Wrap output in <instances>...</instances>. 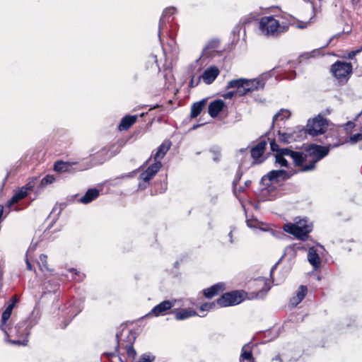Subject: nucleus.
Listing matches in <instances>:
<instances>
[{"mask_svg":"<svg viewBox=\"0 0 362 362\" xmlns=\"http://www.w3.org/2000/svg\"><path fill=\"white\" fill-rule=\"evenodd\" d=\"M100 155L101 156H105V158L98 160V162H97L98 163H104L107 159L112 157L115 154L112 153H109V151L108 150H107L106 148H103V149L101 150L100 152L98 153V156H100Z\"/></svg>","mask_w":362,"mask_h":362,"instance_id":"34","label":"nucleus"},{"mask_svg":"<svg viewBox=\"0 0 362 362\" xmlns=\"http://www.w3.org/2000/svg\"><path fill=\"white\" fill-rule=\"evenodd\" d=\"M54 177L52 175H47L42 180V185L51 184L54 181Z\"/></svg>","mask_w":362,"mask_h":362,"instance_id":"41","label":"nucleus"},{"mask_svg":"<svg viewBox=\"0 0 362 362\" xmlns=\"http://www.w3.org/2000/svg\"><path fill=\"white\" fill-rule=\"evenodd\" d=\"M219 74L220 71L217 66H211L204 70L203 74L199 76L206 84H211L215 81Z\"/></svg>","mask_w":362,"mask_h":362,"instance_id":"15","label":"nucleus"},{"mask_svg":"<svg viewBox=\"0 0 362 362\" xmlns=\"http://www.w3.org/2000/svg\"><path fill=\"white\" fill-rule=\"evenodd\" d=\"M328 124L326 119L321 115L309 119L306 126V132L313 136L322 134L327 128Z\"/></svg>","mask_w":362,"mask_h":362,"instance_id":"6","label":"nucleus"},{"mask_svg":"<svg viewBox=\"0 0 362 362\" xmlns=\"http://www.w3.org/2000/svg\"><path fill=\"white\" fill-rule=\"evenodd\" d=\"M238 191H239L240 192H243V191H244V187H240L238 189Z\"/></svg>","mask_w":362,"mask_h":362,"instance_id":"53","label":"nucleus"},{"mask_svg":"<svg viewBox=\"0 0 362 362\" xmlns=\"http://www.w3.org/2000/svg\"><path fill=\"white\" fill-rule=\"evenodd\" d=\"M250 184H251V181H250V180H247V181H246V182H245V185L246 186H249Z\"/></svg>","mask_w":362,"mask_h":362,"instance_id":"52","label":"nucleus"},{"mask_svg":"<svg viewBox=\"0 0 362 362\" xmlns=\"http://www.w3.org/2000/svg\"><path fill=\"white\" fill-rule=\"evenodd\" d=\"M215 306L214 303H206L201 305L200 310L202 311H209Z\"/></svg>","mask_w":362,"mask_h":362,"instance_id":"39","label":"nucleus"},{"mask_svg":"<svg viewBox=\"0 0 362 362\" xmlns=\"http://www.w3.org/2000/svg\"><path fill=\"white\" fill-rule=\"evenodd\" d=\"M137 119L136 115H127L124 117L119 124V129L120 131L127 130L132 125H133Z\"/></svg>","mask_w":362,"mask_h":362,"instance_id":"25","label":"nucleus"},{"mask_svg":"<svg viewBox=\"0 0 362 362\" xmlns=\"http://www.w3.org/2000/svg\"><path fill=\"white\" fill-rule=\"evenodd\" d=\"M270 146L272 151L276 152L274 155L275 165L280 167H288V160L286 157L291 158L296 165L301 168L304 160L307 159L306 155L302 152L293 151L288 148H279L275 140L271 141Z\"/></svg>","mask_w":362,"mask_h":362,"instance_id":"2","label":"nucleus"},{"mask_svg":"<svg viewBox=\"0 0 362 362\" xmlns=\"http://www.w3.org/2000/svg\"><path fill=\"white\" fill-rule=\"evenodd\" d=\"M26 264H27L28 269L32 270V265L28 259L26 260Z\"/></svg>","mask_w":362,"mask_h":362,"instance_id":"48","label":"nucleus"},{"mask_svg":"<svg viewBox=\"0 0 362 362\" xmlns=\"http://www.w3.org/2000/svg\"><path fill=\"white\" fill-rule=\"evenodd\" d=\"M291 112L287 109H281L273 117V121L272 124V128L274 129L277 124L279 121H284V119H287L290 117Z\"/></svg>","mask_w":362,"mask_h":362,"instance_id":"24","label":"nucleus"},{"mask_svg":"<svg viewBox=\"0 0 362 362\" xmlns=\"http://www.w3.org/2000/svg\"><path fill=\"white\" fill-rule=\"evenodd\" d=\"M33 186L30 183H28L25 186L21 187L18 192L12 197V198L8 201V205L9 207H11L13 204L17 203L20 200L23 199L28 195V190H31Z\"/></svg>","mask_w":362,"mask_h":362,"instance_id":"18","label":"nucleus"},{"mask_svg":"<svg viewBox=\"0 0 362 362\" xmlns=\"http://www.w3.org/2000/svg\"><path fill=\"white\" fill-rule=\"evenodd\" d=\"M93 166V165H88L87 167L82 168L78 167L77 163L64 162L62 160H58L54 163V169L58 173H73L75 171H81L86 170Z\"/></svg>","mask_w":362,"mask_h":362,"instance_id":"9","label":"nucleus"},{"mask_svg":"<svg viewBox=\"0 0 362 362\" xmlns=\"http://www.w3.org/2000/svg\"><path fill=\"white\" fill-rule=\"evenodd\" d=\"M233 231L232 230V231H230V232L229 233V234H228V235H229V237H230V242H231V243L233 242V240H232V234H233Z\"/></svg>","mask_w":362,"mask_h":362,"instance_id":"51","label":"nucleus"},{"mask_svg":"<svg viewBox=\"0 0 362 362\" xmlns=\"http://www.w3.org/2000/svg\"><path fill=\"white\" fill-rule=\"evenodd\" d=\"M236 182H237V181H236V180H234V181H233V185L234 190H235V185H236Z\"/></svg>","mask_w":362,"mask_h":362,"instance_id":"54","label":"nucleus"},{"mask_svg":"<svg viewBox=\"0 0 362 362\" xmlns=\"http://www.w3.org/2000/svg\"><path fill=\"white\" fill-rule=\"evenodd\" d=\"M176 12V8L175 7H169L164 10L163 15L160 19L159 22V32L158 35L160 36L161 30H163L164 26L165 25V21L168 20V18L173 16Z\"/></svg>","mask_w":362,"mask_h":362,"instance_id":"27","label":"nucleus"},{"mask_svg":"<svg viewBox=\"0 0 362 362\" xmlns=\"http://www.w3.org/2000/svg\"><path fill=\"white\" fill-rule=\"evenodd\" d=\"M99 196V191L96 189H88L85 195H83L81 199L80 202L83 204H88L91 202L93 200L96 199Z\"/></svg>","mask_w":362,"mask_h":362,"instance_id":"28","label":"nucleus"},{"mask_svg":"<svg viewBox=\"0 0 362 362\" xmlns=\"http://www.w3.org/2000/svg\"><path fill=\"white\" fill-rule=\"evenodd\" d=\"M262 231H268L272 235L278 238L287 237L286 233L293 235L298 240L305 241L309 238V233L311 232L308 228H282V231H276L272 228H259Z\"/></svg>","mask_w":362,"mask_h":362,"instance_id":"5","label":"nucleus"},{"mask_svg":"<svg viewBox=\"0 0 362 362\" xmlns=\"http://www.w3.org/2000/svg\"><path fill=\"white\" fill-rule=\"evenodd\" d=\"M127 354L129 357L132 358L133 359H134L136 356V351L131 345L127 346Z\"/></svg>","mask_w":362,"mask_h":362,"instance_id":"38","label":"nucleus"},{"mask_svg":"<svg viewBox=\"0 0 362 362\" xmlns=\"http://www.w3.org/2000/svg\"><path fill=\"white\" fill-rule=\"evenodd\" d=\"M225 289L224 284L223 283H218L213 285L210 288L204 290V295L207 298H211L214 296L218 295L219 293Z\"/></svg>","mask_w":362,"mask_h":362,"instance_id":"22","label":"nucleus"},{"mask_svg":"<svg viewBox=\"0 0 362 362\" xmlns=\"http://www.w3.org/2000/svg\"><path fill=\"white\" fill-rule=\"evenodd\" d=\"M206 103V100H202L194 103L191 108V117L193 118L197 117L204 109Z\"/></svg>","mask_w":362,"mask_h":362,"instance_id":"31","label":"nucleus"},{"mask_svg":"<svg viewBox=\"0 0 362 362\" xmlns=\"http://www.w3.org/2000/svg\"><path fill=\"white\" fill-rule=\"evenodd\" d=\"M47 256L46 255L42 254L40 256V267L41 268V270H43L44 269H47Z\"/></svg>","mask_w":362,"mask_h":362,"instance_id":"35","label":"nucleus"},{"mask_svg":"<svg viewBox=\"0 0 362 362\" xmlns=\"http://www.w3.org/2000/svg\"><path fill=\"white\" fill-rule=\"evenodd\" d=\"M161 167V162H155L148 166L145 171L141 173L139 179L144 182V185L142 186V184L140 183L139 187L146 188L148 185V182L156 175Z\"/></svg>","mask_w":362,"mask_h":362,"instance_id":"11","label":"nucleus"},{"mask_svg":"<svg viewBox=\"0 0 362 362\" xmlns=\"http://www.w3.org/2000/svg\"><path fill=\"white\" fill-rule=\"evenodd\" d=\"M240 361V362H255L250 344H245L243 346Z\"/></svg>","mask_w":362,"mask_h":362,"instance_id":"23","label":"nucleus"},{"mask_svg":"<svg viewBox=\"0 0 362 362\" xmlns=\"http://www.w3.org/2000/svg\"><path fill=\"white\" fill-rule=\"evenodd\" d=\"M331 71L338 80L346 81L352 71V66L351 63L337 61L332 66Z\"/></svg>","mask_w":362,"mask_h":362,"instance_id":"8","label":"nucleus"},{"mask_svg":"<svg viewBox=\"0 0 362 362\" xmlns=\"http://www.w3.org/2000/svg\"><path fill=\"white\" fill-rule=\"evenodd\" d=\"M292 176V173H288L284 170H274L269 172L267 175L262 178V182L267 180L272 183H277L281 181H284L289 179Z\"/></svg>","mask_w":362,"mask_h":362,"instance_id":"10","label":"nucleus"},{"mask_svg":"<svg viewBox=\"0 0 362 362\" xmlns=\"http://www.w3.org/2000/svg\"><path fill=\"white\" fill-rule=\"evenodd\" d=\"M337 146L338 145H329V146H322L315 144L310 145L306 148V153H303L307 156V159L304 160V162L308 161L309 163L304 164L303 163L300 171L306 172L313 170L315 167L316 163L328 154L329 148Z\"/></svg>","mask_w":362,"mask_h":362,"instance_id":"3","label":"nucleus"},{"mask_svg":"<svg viewBox=\"0 0 362 362\" xmlns=\"http://www.w3.org/2000/svg\"><path fill=\"white\" fill-rule=\"evenodd\" d=\"M312 222H310L309 219L306 217H296L294 219V223H288L284 224V226H311Z\"/></svg>","mask_w":362,"mask_h":362,"instance_id":"30","label":"nucleus"},{"mask_svg":"<svg viewBox=\"0 0 362 362\" xmlns=\"http://www.w3.org/2000/svg\"><path fill=\"white\" fill-rule=\"evenodd\" d=\"M155 359L153 356L148 354H143L140 358L136 362H153Z\"/></svg>","mask_w":362,"mask_h":362,"instance_id":"36","label":"nucleus"},{"mask_svg":"<svg viewBox=\"0 0 362 362\" xmlns=\"http://www.w3.org/2000/svg\"><path fill=\"white\" fill-rule=\"evenodd\" d=\"M285 254L279 259V260L272 267L271 269V272H270V274H271V276H272V274L274 272V271L276 269L277 265L279 264V262L281 261V259H283V257H284Z\"/></svg>","mask_w":362,"mask_h":362,"instance_id":"47","label":"nucleus"},{"mask_svg":"<svg viewBox=\"0 0 362 362\" xmlns=\"http://www.w3.org/2000/svg\"><path fill=\"white\" fill-rule=\"evenodd\" d=\"M247 86L246 78H240L228 81L227 88L235 89L237 95L243 96L249 93L250 88Z\"/></svg>","mask_w":362,"mask_h":362,"instance_id":"12","label":"nucleus"},{"mask_svg":"<svg viewBox=\"0 0 362 362\" xmlns=\"http://www.w3.org/2000/svg\"><path fill=\"white\" fill-rule=\"evenodd\" d=\"M276 139L284 144H288L296 140L293 134L281 132L280 130L277 131V136L274 140Z\"/></svg>","mask_w":362,"mask_h":362,"instance_id":"29","label":"nucleus"},{"mask_svg":"<svg viewBox=\"0 0 362 362\" xmlns=\"http://www.w3.org/2000/svg\"><path fill=\"white\" fill-rule=\"evenodd\" d=\"M270 76L269 73H265L256 78L246 79V84L248 85L247 88H250L249 93L264 88L266 81Z\"/></svg>","mask_w":362,"mask_h":362,"instance_id":"13","label":"nucleus"},{"mask_svg":"<svg viewBox=\"0 0 362 362\" xmlns=\"http://www.w3.org/2000/svg\"><path fill=\"white\" fill-rule=\"evenodd\" d=\"M243 300V293L238 291L226 293L217 299L216 303L221 307H227L240 303Z\"/></svg>","mask_w":362,"mask_h":362,"instance_id":"7","label":"nucleus"},{"mask_svg":"<svg viewBox=\"0 0 362 362\" xmlns=\"http://www.w3.org/2000/svg\"><path fill=\"white\" fill-rule=\"evenodd\" d=\"M175 300H164L154 306L149 313L148 315L158 317L160 315H167L168 311L175 305Z\"/></svg>","mask_w":362,"mask_h":362,"instance_id":"14","label":"nucleus"},{"mask_svg":"<svg viewBox=\"0 0 362 362\" xmlns=\"http://www.w3.org/2000/svg\"><path fill=\"white\" fill-rule=\"evenodd\" d=\"M354 124L352 122H348L344 124V128L346 131L351 130L354 127Z\"/></svg>","mask_w":362,"mask_h":362,"instance_id":"46","label":"nucleus"},{"mask_svg":"<svg viewBox=\"0 0 362 362\" xmlns=\"http://www.w3.org/2000/svg\"><path fill=\"white\" fill-rule=\"evenodd\" d=\"M33 186L30 183H28L25 186L21 187L18 192L12 197V198L8 201V205L9 207H11L13 204L17 203L20 200L23 199L28 195V190H31Z\"/></svg>","mask_w":362,"mask_h":362,"instance_id":"17","label":"nucleus"},{"mask_svg":"<svg viewBox=\"0 0 362 362\" xmlns=\"http://www.w3.org/2000/svg\"><path fill=\"white\" fill-rule=\"evenodd\" d=\"M295 75H296V74H295L294 73H293V74H292V76H288V79H291H291H293V78H295Z\"/></svg>","mask_w":362,"mask_h":362,"instance_id":"50","label":"nucleus"},{"mask_svg":"<svg viewBox=\"0 0 362 362\" xmlns=\"http://www.w3.org/2000/svg\"><path fill=\"white\" fill-rule=\"evenodd\" d=\"M361 52H362V47L360 49L349 52L346 58L352 59L357 54L360 53Z\"/></svg>","mask_w":362,"mask_h":362,"instance_id":"42","label":"nucleus"},{"mask_svg":"<svg viewBox=\"0 0 362 362\" xmlns=\"http://www.w3.org/2000/svg\"><path fill=\"white\" fill-rule=\"evenodd\" d=\"M18 302V299L16 296H13L12 297V298L11 299V303L10 304L7 306V308H6V310H8L9 312L12 313V310L13 309V308L15 307L16 303Z\"/></svg>","mask_w":362,"mask_h":362,"instance_id":"40","label":"nucleus"},{"mask_svg":"<svg viewBox=\"0 0 362 362\" xmlns=\"http://www.w3.org/2000/svg\"><path fill=\"white\" fill-rule=\"evenodd\" d=\"M308 259L314 269H317L320 266V258L315 247H310L308 252Z\"/></svg>","mask_w":362,"mask_h":362,"instance_id":"20","label":"nucleus"},{"mask_svg":"<svg viewBox=\"0 0 362 362\" xmlns=\"http://www.w3.org/2000/svg\"><path fill=\"white\" fill-rule=\"evenodd\" d=\"M171 146L170 141H164L158 148L156 153L154 155L155 162H160V160L165 156Z\"/></svg>","mask_w":362,"mask_h":362,"instance_id":"21","label":"nucleus"},{"mask_svg":"<svg viewBox=\"0 0 362 362\" xmlns=\"http://www.w3.org/2000/svg\"><path fill=\"white\" fill-rule=\"evenodd\" d=\"M11 315V313L6 310H5L2 313L0 327L3 332H6V327H8L6 322L10 318Z\"/></svg>","mask_w":362,"mask_h":362,"instance_id":"33","label":"nucleus"},{"mask_svg":"<svg viewBox=\"0 0 362 362\" xmlns=\"http://www.w3.org/2000/svg\"><path fill=\"white\" fill-rule=\"evenodd\" d=\"M308 292L306 286L301 285L297 292L296 295L291 299V304L293 306L298 305L305 298Z\"/></svg>","mask_w":362,"mask_h":362,"instance_id":"26","label":"nucleus"},{"mask_svg":"<svg viewBox=\"0 0 362 362\" xmlns=\"http://www.w3.org/2000/svg\"><path fill=\"white\" fill-rule=\"evenodd\" d=\"M357 117H358V119L362 121V111L358 115Z\"/></svg>","mask_w":362,"mask_h":362,"instance_id":"49","label":"nucleus"},{"mask_svg":"<svg viewBox=\"0 0 362 362\" xmlns=\"http://www.w3.org/2000/svg\"><path fill=\"white\" fill-rule=\"evenodd\" d=\"M267 146V141L264 140L260 141L257 145L253 146L251 149V156L255 160L256 163H259L263 160H259L264 153L265 147Z\"/></svg>","mask_w":362,"mask_h":362,"instance_id":"16","label":"nucleus"},{"mask_svg":"<svg viewBox=\"0 0 362 362\" xmlns=\"http://www.w3.org/2000/svg\"><path fill=\"white\" fill-rule=\"evenodd\" d=\"M362 141V134L361 133L355 134L351 136L349 138V141L351 144H356L358 141Z\"/></svg>","mask_w":362,"mask_h":362,"instance_id":"37","label":"nucleus"},{"mask_svg":"<svg viewBox=\"0 0 362 362\" xmlns=\"http://www.w3.org/2000/svg\"><path fill=\"white\" fill-rule=\"evenodd\" d=\"M196 315L197 313L194 310L183 309L175 314V318L177 320H182Z\"/></svg>","mask_w":362,"mask_h":362,"instance_id":"32","label":"nucleus"},{"mask_svg":"<svg viewBox=\"0 0 362 362\" xmlns=\"http://www.w3.org/2000/svg\"><path fill=\"white\" fill-rule=\"evenodd\" d=\"M225 103L222 100L212 101L208 108V112L211 117H216L225 107Z\"/></svg>","mask_w":362,"mask_h":362,"instance_id":"19","label":"nucleus"},{"mask_svg":"<svg viewBox=\"0 0 362 362\" xmlns=\"http://www.w3.org/2000/svg\"><path fill=\"white\" fill-rule=\"evenodd\" d=\"M288 26V23L280 22L273 16H264L259 21V29L264 35L277 36L286 32Z\"/></svg>","mask_w":362,"mask_h":362,"instance_id":"4","label":"nucleus"},{"mask_svg":"<svg viewBox=\"0 0 362 362\" xmlns=\"http://www.w3.org/2000/svg\"><path fill=\"white\" fill-rule=\"evenodd\" d=\"M237 95L235 90L228 91L223 95V98L226 99H231L233 96Z\"/></svg>","mask_w":362,"mask_h":362,"instance_id":"43","label":"nucleus"},{"mask_svg":"<svg viewBox=\"0 0 362 362\" xmlns=\"http://www.w3.org/2000/svg\"><path fill=\"white\" fill-rule=\"evenodd\" d=\"M200 76L197 77V79L194 78V76H193L192 78H191V81H190V85L192 87H194L196 86H197L199 83V81H200Z\"/></svg>","mask_w":362,"mask_h":362,"instance_id":"45","label":"nucleus"},{"mask_svg":"<svg viewBox=\"0 0 362 362\" xmlns=\"http://www.w3.org/2000/svg\"><path fill=\"white\" fill-rule=\"evenodd\" d=\"M261 223L258 220H254V221H247V226L252 227V226H261Z\"/></svg>","mask_w":362,"mask_h":362,"instance_id":"44","label":"nucleus"},{"mask_svg":"<svg viewBox=\"0 0 362 362\" xmlns=\"http://www.w3.org/2000/svg\"><path fill=\"white\" fill-rule=\"evenodd\" d=\"M39 318L38 313L34 310L26 320L12 327H6V332H4L6 340L14 344L26 345L30 331L37 323Z\"/></svg>","mask_w":362,"mask_h":362,"instance_id":"1","label":"nucleus"}]
</instances>
